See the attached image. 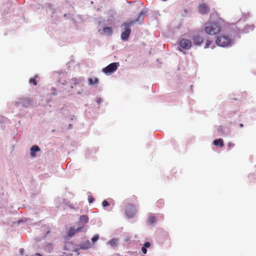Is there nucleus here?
<instances>
[{
	"label": "nucleus",
	"mask_w": 256,
	"mask_h": 256,
	"mask_svg": "<svg viewBox=\"0 0 256 256\" xmlns=\"http://www.w3.org/2000/svg\"><path fill=\"white\" fill-rule=\"evenodd\" d=\"M116 243L117 240L116 239H112L108 242V244L112 246H116Z\"/></svg>",
	"instance_id": "19"
},
{
	"label": "nucleus",
	"mask_w": 256,
	"mask_h": 256,
	"mask_svg": "<svg viewBox=\"0 0 256 256\" xmlns=\"http://www.w3.org/2000/svg\"><path fill=\"white\" fill-rule=\"evenodd\" d=\"M35 256H42L39 253H36L34 255Z\"/></svg>",
	"instance_id": "27"
},
{
	"label": "nucleus",
	"mask_w": 256,
	"mask_h": 256,
	"mask_svg": "<svg viewBox=\"0 0 256 256\" xmlns=\"http://www.w3.org/2000/svg\"><path fill=\"white\" fill-rule=\"evenodd\" d=\"M240 127H242L243 126V124H240Z\"/></svg>",
	"instance_id": "29"
},
{
	"label": "nucleus",
	"mask_w": 256,
	"mask_h": 256,
	"mask_svg": "<svg viewBox=\"0 0 256 256\" xmlns=\"http://www.w3.org/2000/svg\"><path fill=\"white\" fill-rule=\"evenodd\" d=\"M118 62H113L110 64H108L106 67L104 68L102 70V72L106 74H110L114 72L117 69L118 66H119Z\"/></svg>",
	"instance_id": "3"
},
{
	"label": "nucleus",
	"mask_w": 256,
	"mask_h": 256,
	"mask_svg": "<svg viewBox=\"0 0 256 256\" xmlns=\"http://www.w3.org/2000/svg\"><path fill=\"white\" fill-rule=\"evenodd\" d=\"M14 104L16 106H22L23 107H29L32 105V101L28 98H20Z\"/></svg>",
	"instance_id": "4"
},
{
	"label": "nucleus",
	"mask_w": 256,
	"mask_h": 256,
	"mask_svg": "<svg viewBox=\"0 0 256 256\" xmlns=\"http://www.w3.org/2000/svg\"><path fill=\"white\" fill-rule=\"evenodd\" d=\"M88 81L89 85H93L94 84H97L98 82V79L96 78H90L88 80Z\"/></svg>",
	"instance_id": "14"
},
{
	"label": "nucleus",
	"mask_w": 256,
	"mask_h": 256,
	"mask_svg": "<svg viewBox=\"0 0 256 256\" xmlns=\"http://www.w3.org/2000/svg\"><path fill=\"white\" fill-rule=\"evenodd\" d=\"M213 144L216 146H220V148L224 145V141L222 138H218L214 141Z\"/></svg>",
	"instance_id": "12"
},
{
	"label": "nucleus",
	"mask_w": 256,
	"mask_h": 256,
	"mask_svg": "<svg viewBox=\"0 0 256 256\" xmlns=\"http://www.w3.org/2000/svg\"><path fill=\"white\" fill-rule=\"evenodd\" d=\"M99 238V236L98 235H95L92 238V240L93 242H96V241H97L98 240Z\"/></svg>",
	"instance_id": "22"
},
{
	"label": "nucleus",
	"mask_w": 256,
	"mask_h": 256,
	"mask_svg": "<svg viewBox=\"0 0 256 256\" xmlns=\"http://www.w3.org/2000/svg\"><path fill=\"white\" fill-rule=\"evenodd\" d=\"M136 22H134V20L130 21L127 24H124V25L125 26V27H128L130 28L131 26H132Z\"/></svg>",
	"instance_id": "20"
},
{
	"label": "nucleus",
	"mask_w": 256,
	"mask_h": 256,
	"mask_svg": "<svg viewBox=\"0 0 256 256\" xmlns=\"http://www.w3.org/2000/svg\"><path fill=\"white\" fill-rule=\"evenodd\" d=\"M198 10L199 12L202 14H208L210 11L208 6L205 3L200 4L198 6Z\"/></svg>",
	"instance_id": "7"
},
{
	"label": "nucleus",
	"mask_w": 256,
	"mask_h": 256,
	"mask_svg": "<svg viewBox=\"0 0 256 256\" xmlns=\"http://www.w3.org/2000/svg\"><path fill=\"white\" fill-rule=\"evenodd\" d=\"M192 40L194 44L200 46L203 42L204 38L199 34H196L193 36Z\"/></svg>",
	"instance_id": "9"
},
{
	"label": "nucleus",
	"mask_w": 256,
	"mask_h": 256,
	"mask_svg": "<svg viewBox=\"0 0 256 256\" xmlns=\"http://www.w3.org/2000/svg\"><path fill=\"white\" fill-rule=\"evenodd\" d=\"M150 242H146L144 243V246L146 248H150Z\"/></svg>",
	"instance_id": "24"
},
{
	"label": "nucleus",
	"mask_w": 256,
	"mask_h": 256,
	"mask_svg": "<svg viewBox=\"0 0 256 256\" xmlns=\"http://www.w3.org/2000/svg\"><path fill=\"white\" fill-rule=\"evenodd\" d=\"M142 253H143L144 254H146V252H147V250H146V248L145 247H144V246H142Z\"/></svg>",
	"instance_id": "26"
},
{
	"label": "nucleus",
	"mask_w": 256,
	"mask_h": 256,
	"mask_svg": "<svg viewBox=\"0 0 256 256\" xmlns=\"http://www.w3.org/2000/svg\"><path fill=\"white\" fill-rule=\"evenodd\" d=\"M104 32L108 36H110L112 33V30L110 27H106L104 28Z\"/></svg>",
	"instance_id": "16"
},
{
	"label": "nucleus",
	"mask_w": 256,
	"mask_h": 256,
	"mask_svg": "<svg viewBox=\"0 0 256 256\" xmlns=\"http://www.w3.org/2000/svg\"><path fill=\"white\" fill-rule=\"evenodd\" d=\"M216 43L218 46L226 47L232 45V41L228 36L220 35L216 38Z\"/></svg>",
	"instance_id": "2"
},
{
	"label": "nucleus",
	"mask_w": 256,
	"mask_h": 256,
	"mask_svg": "<svg viewBox=\"0 0 256 256\" xmlns=\"http://www.w3.org/2000/svg\"><path fill=\"white\" fill-rule=\"evenodd\" d=\"M180 46L184 49L188 50L192 46V42L189 40L182 38L180 42Z\"/></svg>",
	"instance_id": "6"
},
{
	"label": "nucleus",
	"mask_w": 256,
	"mask_h": 256,
	"mask_svg": "<svg viewBox=\"0 0 256 256\" xmlns=\"http://www.w3.org/2000/svg\"><path fill=\"white\" fill-rule=\"evenodd\" d=\"M126 30L121 34V38L124 41H126L129 37V36L131 32V29L130 28L125 27Z\"/></svg>",
	"instance_id": "8"
},
{
	"label": "nucleus",
	"mask_w": 256,
	"mask_h": 256,
	"mask_svg": "<svg viewBox=\"0 0 256 256\" xmlns=\"http://www.w3.org/2000/svg\"><path fill=\"white\" fill-rule=\"evenodd\" d=\"M81 228H79L76 230L74 228H72L69 232V234L70 236L74 235L76 232L80 231Z\"/></svg>",
	"instance_id": "17"
},
{
	"label": "nucleus",
	"mask_w": 256,
	"mask_h": 256,
	"mask_svg": "<svg viewBox=\"0 0 256 256\" xmlns=\"http://www.w3.org/2000/svg\"><path fill=\"white\" fill-rule=\"evenodd\" d=\"M80 222L82 224H86L88 222V217L86 215L80 216Z\"/></svg>",
	"instance_id": "13"
},
{
	"label": "nucleus",
	"mask_w": 256,
	"mask_h": 256,
	"mask_svg": "<svg viewBox=\"0 0 256 256\" xmlns=\"http://www.w3.org/2000/svg\"><path fill=\"white\" fill-rule=\"evenodd\" d=\"M224 20L218 18L215 22L206 23L204 27V31L208 34L214 36L220 32L222 26L224 25Z\"/></svg>",
	"instance_id": "1"
},
{
	"label": "nucleus",
	"mask_w": 256,
	"mask_h": 256,
	"mask_svg": "<svg viewBox=\"0 0 256 256\" xmlns=\"http://www.w3.org/2000/svg\"><path fill=\"white\" fill-rule=\"evenodd\" d=\"M94 200V199L92 196H88V200L90 203H92L93 202Z\"/></svg>",
	"instance_id": "25"
},
{
	"label": "nucleus",
	"mask_w": 256,
	"mask_h": 256,
	"mask_svg": "<svg viewBox=\"0 0 256 256\" xmlns=\"http://www.w3.org/2000/svg\"><path fill=\"white\" fill-rule=\"evenodd\" d=\"M37 78L36 76L34 78H30L29 80L30 83L32 84L34 86H36L37 84V82L36 81V78Z\"/></svg>",
	"instance_id": "18"
},
{
	"label": "nucleus",
	"mask_w": 256,
	"mask_h": 256,
	"mask_svg": "<svg viewBox=\"0 0 256 256\" xmlns=\"http://www.w3.org/2000/svg\"><path fill=\"white\" fill-rule=\"evenodd\" d=\"M125 214L128 218L134 217L136 214V207L132 204H128L126 206Z\"/></svg>",
	"instance_id": "5"
},
{
	"label": "nucleus",
	"mask_w": 256,
	"mask_h": 256,
	"mask_svg": "<svg viewBox=\"0 0 256 256\" xmlns=\"http://www.w3.org/2000/svg\"><path fill=\"white\" fill-rule=\"evenodd\" d=\"M156 218L154 215H150L148 218V223L150 224H152L156 222Z\"/></svg>",
	"instance_id": "15"
},
{
	"label": "nucleus",
	"mask_w": 256,
	"mask_h": 256,
	"mask_svg": "<svg viewBox=\"0 0 256 256\" xmlns=\"http://www.w3.org/2000/svg\"><path fill=\"white\" fill-rule=\"evenodd\" d=\"M160 204H163L164 202H163V200H160L158 202Z\"/></svg>",
	"instance_id": "28"
},
{
	"label": "nucleus",
	"mask_w": 256,
	"mask_h": 256,
	"mask_svg": "<svg viewBox=\"0 0 256 256\" xmlns=\"http://www.w3.org/2000/svg\"><path fill=\"white\" fill-rule=\"evenodd\" d=\"M212 42H213L212 40H208L206 42L204 48H210Z\"/></svg>",
	"instance_id": "21"
},
{
	"label": "nucleus",
	"mask_w": 256,
	"mask_h": 256,
	"mask_svg": "<svg viewBox=\"0 0 256 256\" xmlns=\"http://www.w3.org/2000/svg\"><path fill=\"white\" fill-rule=\"evenodd\" d=\"M145 16V12L142 10L138 18L134 20V22H140V24L142 23L144 18Z\"/></svg>",
	"instance_id": "11"
},
{
	"label": "nucleus",
	"mask_w": 256,
	"mask_h": 256,
	"mask_svg": "<svg viewBox=\"0 0 256 256\" xmlns=\"http://www.w3.org/2000/svg\"><path fill=\"white\" fill-rule=\"evenodd\" d=\"M102 205L104 207H106L108 206L109 204L106 200H104L102 202Z\"/></svg>",
	"instance_id": "23"
},
{
	"label": "nucleus",
	"mask_w": 256,
	"mask_h": 256,
	"mask_svg": "<svg viewBox=\"0 0 256 256\" xmlns=\"http://www.w3.org/2000/svg\"><path fill=\"white\" fill-rule=\"evenodd\" d=\"M40 150V148L37 146H33L30 148V156L32 157L36 156L35 152H38Z\"/></svg>",
	"instance_id": "10"
}]
</instances>
